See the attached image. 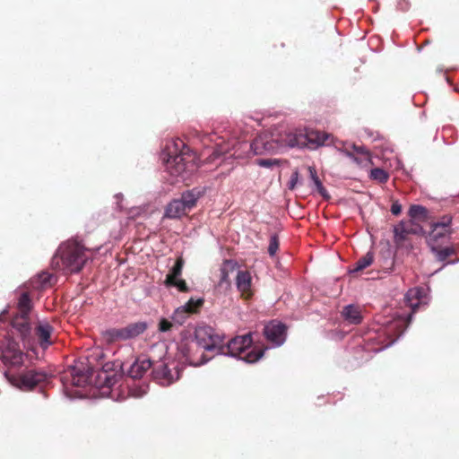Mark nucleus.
<instances>
[{
    "mask_svg": "<svg viewBox=\"0 0 459 459\" xmlns=\"http://www.w3.org/2000/svg\"><path fill=\"white\" fill-rule=\"evenodd\" d=\"M111 367L108 364H106L102 370L98 373L97 376V384L100 387H112L114 386L118 380L121 378V375L117 372L109 371Z\"/></svg>",
    "mask_w": 459,
    "mask_h": 459,
    "instance_id": "nucleus-17",
    "label": "nucleus"
},
{
    "mask_svg": "<svg viewBox=\"0 0 459 459\" xmlns=\"http://www.w3.org/2000/svg\"><path fill=\"white\" fill-rule=\"evenodd\" d=\"M409 2L407 0H400L398 2V6L401 10L405 11L409 8Z\"/></svg>",
    "mask_w": 459,
    "mask_h": 459,
    "instance_id": "nucleus-41",
    "label": "nucleus"
},
{
    "mask_svg": "<svg viewBox=\"0 0 459 459\" xmlns=\"http://www.w3.org/2000/svg\"><path fill=\"white\" fill-rule=\"evenodd\" d=\"M451 222L452 218L448 215L443 216L438 221L434 222L431 226V231L429 233L430 241H437L440 239V234L438 230H443V233H451Z\"/></svg>",
    "mask_w": 459,
    "mask_h": 459,
    "instance_id": "nucleus-19",
    "label": "nucleus"
},
{
    "mask_svg": "<svg viewBox=\"0 0 459 459\" xmlns=\"http://www.w3.org/2000/svg\"><path fill=\"white\" fill-rule=\"evenodd\" d=\"M252 342L251 333L236 336L227 344H223V342L221 343L219 355L236 358L247 363L256 362L264 356V350H250Z\"/></svg>",
    "mask_w": 459,
    "mask_h": 459,
    "instance_id": "nucleus-4",
    "label": "nucleus"
},
{
    "mask_svg": "<svg viewBox=\"0 0 459 459\" xmlns=\"http://www.w3.org/2000/svg\"><path fill=\"white\" fill-rule=\"evenodd\" d=\"M153 378L163 386H169L179 378V370L175 362H159L152 370Z\"/></svg>",
    "mask_w": 459,
    "mask_h": 459,
    "instance_id": "nucleus-11",
    "label": "nucleus"
},
{
    "mask_svg": "<svg viewBox=\"0 0 459 459\" xmlns=\"http://www.w3.org/2000/svg\"><path fill=\"white\" fill-rule=\"evenodd\" d=\"M147 329L145 322H135L122 328H109L102 332L104 340L108 342H117L134 339Z\"/></svg>",
    "mask_w": 459,
    "mask_h": 459,
    "instance_id": "nucleus-8",
    "label": "nucleus"
},
{
    "mask_svg": "<svg viewBox=\"0 0 459 459\" xmlns=\"http://www.w3.org/2000/svg\"><path fill=\"white\" fill-rule=\"evenodd\" d=\"M195 342L204 351L219 354L223 337L209 325H199L195 330Z\"/></svg>",
    "mask_w": 459,
    "mask_h": 459,
    "instance_id": "nucleus-9",
    "label": "nucleus"
},
{
    "mask_svg": "<svg viewBox=\"0 0 459 459\" xmlns=\"http://www.w3.org/2000/svg\"><path fill=\"white\" fill-rule=\"evenodd\" d=\"M148 385H141L131 389V394L134 397L140 398L147 393Z\"/></svg>",
    "mask_w": 459,
    "mask_h": 459,
    "instance_id": "nucleus-35",
    "label": "nucleus"
},
{
    "mask_svg": "<svg viewBox=\"0 0 459 459\" xmlns=\"http://www.w3.org/2000/svg\"><path fill=\"white\" fill-rule=\"evenodd\" d=\"M228 150H229V147H224L221 144L218 143L217 148L213 153L216 157H220L222 154L226 153L228 152Z\"/></svg>",
    "mask_w": 459,
    "mask_h": 459,
    "instance_id": "nucleus-39",
    "label": "nucleus"
},
{
    "mask_svg": "<svg viewBox=\"0 0 459 459\" xmlns=\"http://www.w3.org/2000/svg\"><path fill=\"white\" fill-rule=\"evenodd\" d=\"M308 171L311 179L310 186L312 190L316 191L323 198L328 199L330 195L319 179L316 169L313 167H309Z\"/></svg>",
    "mask_w": 459,
    "mask_h": 459,
    "instance_id": "nucleus-21",
    "label": "nucleus"
},
{
    "mask_svg": "<svg viewBox=\"0 0 459 459\" xmlns=\"http://www.w3.org/2000/svg\"><path fill=\"white\" fill-rule=\"evenodd\" d=\"M165 285L167 287H176L181 292H187L189 290L186 281L182 279L171 281L170 280H165Z\"/></svg>",
    "mask_w": 459,
    "mask_h": 459,
    "instance_id": "nucleus-31",
    "label": "nucleus"
},
{
    "mask_svg": "<svg viewBox=\"0 0 459 459\" xmlns=\"http://www.w3.org/2000/svg\"><path fill=\"white\" fill-rule=\"evenodd\" d=\"M166 169L173 176H183L187 169V161L184 154H171L169 152L166 160Z\"/></svg>",
    "mask_w": 459,
    "mask_h": 459,
    "instance_id": "nucleus-16",
    "label": "nucleus"
},
{
    "mask_svg": "<svg viewBox=\"0 0 459 459\" xmlns=\"http://www.w3.org/2000/svg\"><path fill=\"white\" fill-rule=\"evenodd\" d=\"M370 177L372 179L384 183L388 179V173L380 168H376L371 170Z\"/></svg>",
    "mask_w": 459,
    "mask_h": 459,
    "instance_id": "nucleus-30",
    "label": "nucleus"
},
{
    "mask_svg": "<svg viewBox=\"0 0 459 459\" xmlns=\"http://www.w3.org/2000/svg\"><path fill=\"white\" fill-rule=\"evenodd\" d=\"M90 252L76 241H67L59 247L52 264L60 270L78 273L90 259Z\"/></svg>",
    "mask_w": 459,
    "mask_h": 459,
    "instance_id": "nucleus-2",
    "label": "nucleus"
},
{
    "mask_svg": "<svg viewBox=\"0 0 459 459\" xmlns=\"http://www.w3.org/2000/svg\"><path fill=\"white\" fill-rule=\"evenodd\" d=\"M279 248V238L277 235H272L270 238L268 253L271 256H273Z\"/></svg>",
    "mask_w": 459,
    "mask_h": 459,
    "instance_id": "nucleus-32",
    "label": "nucleus"
},
{
    "mask_svg": "<svg viewBox=\"0 0 459 459\" xmlns=\"http://www.w3.org/2000/svg\"><path fill=\"white\" fill-rule=\"evenodd\" d=\"M264 334L272 348L281 346L287 337V327L284 324L273 320L264 327Z\"/></svg>",
    "mask_w": 459,
    "mask_h": 459,
    "instance_id": "nucleus-12",
    "label": "nucleus"
},
{
    "mask_svg": "<svg viewBox=\"0 0 459 459\" xmlns=\"http://www.w3.org/2000/svg\"><path fill=\"white\" fill-rule=\"evenodd\" d=\"M198 195L194 190L186 191L178 199L171 201L165 209L164 216L178 219L191 210L196 204Z\"/></svg>",
    "mask_w": 459,
    "mask_h": 459,
    "instance_id": "nucleus-10",
    "label": "nucleus"
},
{
    "mask_svg": "<svg viewBox=\"0 0 459 459\" xmlns=\"http://www.w3.org/2000/svg\"><path fill=\"white\" fill-rule=\"evenodd\" d=\"M115 198L117 200V208L121 210L123 207H122V205L119 204V201L123 198V195H122L121 194H117V195H115Z\"/></svg>",
    "mask_w": 459,
    "mask_h": 459,
    "instance_id": "nucleus-44",
    "label": "nucleus"
},
{
    "mask_svg": "<svg viewBox=\"0 0 459 459\" xmlns=\"http://www.w3.org/2000/svg\"><path fill=\"white\" fill-rule=\"evenodd\" d=\"M31 299L27 292L20 295L17 303L18 314L12 319V327L20 335L24 346L31 343V326L29 314L31 310Z\"/></svg>",
    "mask_w": 459,
    "mask_h": 459,
    "instance_id": "nucleus-6",
    "label": "nucleus"
},
{
    "mask_svg": "<svg viewBox=\"0 0 459 459\" xmlns=\"http://www.w3.org/2000/svg\"><path fill=\"white\" fill-rule=\"evenodd\" d=\"M236 284L240 291H247L251 286V276L247 271H238L236 278Z\"/></svg>",
    "mask_w": 459,
    "mask_h": 459,
    "instance_id": "nucleus-27",
    "label": "nucleus"
},
{
    "mask_svg": "<svg viewBox=\"0 0 459 459\" xmlns=\"http://www.w3.org/2000/svg\"><path fill=\"white\" fill-rule=\"evenodd\" d=\"M229 283V281H228V273L225 270H221V281H220V284H223V283Z\"/></svg>",
    "mask_w": 459,
    "mask_h": 459,
    "instance_id": "nucleus-42",
    "label": "nucleus"
},
{
    "mask_svg": "<svg viewBox=\"0 0 459 459\" xmlns=\"http://www.w3.org/2000/svg\"><path fill=\"white\" fill-rule=\"evenodd\" d=\"M65 393L66 397H68L69 399H74V398H76V397H82V395H81V394H71L69 393V391H68L67 387H65Z\"/></svg>",
    "mask_w": 459,
    "mask_h": 459,
    "instance_id": "nucleus-43",
    "label": "nucleus"
},
{
    "mask_svg": "<svg viewBox=\"0 0 459 459\" xmlns=\"http://www.w3.org/2000/svg\"><path fill=\"white\" fill-rule=\"evenodd\" d=\"M341 152L359 165H366L370 161L369 152L364 146L347 144Z\"/></svg>",
    "mask_w": 459,
    "mask_h": 459,
    "instance_id": "nucleus-15",
    "label": "nucleus"
},
{
    "mask_svg": "<svg viewBox=\"0 0 459 459\" xmlns=\"http://www.w3.org/2000/svg\"><path fill=\"white\" fill-rule=\"evenodd\" d=\"M9 383L22 391H31L42 383L48 382L52 374L42 368H27L18 373L5 371Z\"/></svg>",
    "mask_w": 459,
    "mask_h": 459,
    "instance_id": "nucleus-5",
    "label": "nucleus"
},
{
    "mask_svg": "<svg viewBox=\"0 0 459 459\" xmlns=\"http://www.w3.org/2000/svg\"><path fill=\"white\" fill-rule=\"evenodd\" d=\"M204 299L203 298H191L186 304L178 307L172 315V320L178 325H183L186 318L199 311L203 307Z\"/></svg>",
    "mask_w": 459,
    "mask_h": 459,
    "instance_id": "nucleus-13",
    "label": "nucleus"
},
{
    "mask_svg": "<svg viewBox=\"0 0 459 459\" xmlns=\"http://www.w3.org/2000/svg\"><path fill=\"white\" fill-rule=\"evenodd\" d=\"M402 212V205L401 204L398 202V201H395L393 203L392 206H391V212L394 214V215H399Z\"/></svg>",
    "mask_w": 459,
    "mask_h": 459,
    "instance_id": "nucleus-38",
    "label": "nucleus"
},
{
    "mask_svg": "<svg viewBox=\"0 0 459 459\" xmlns=\"http://www.w3.org/2000/svg\"><path fill=\"white\" fill-rule=\"evenodd\" d=\"M328 137L326 133L318 131L303 134L273 129L272 132L259 134L250 143V149L255 155L277 154L289 148H302L307 145V142L323 145Z\"/></svg>",
    "mask_w": 459,
    "mask_h": 459,
    "instance_id": "nucleus-1",
    "label": "nucleus"
},
{
    "mask_svg": "<svg viewBox=\"0 0 459 459\" xmlns=\"http://www.w3.org/2000/svg\"><path fill=\"white\" fill-rule=\"evenodd\" d=\"M431 252L438 262H445L446 259L455 254L454 247H440L432 245Z\"/></svg>",
    "mask_w": 459,
    "mask_h": 459,
    "instance_id": "nucleus-23",
    "label": "nucleus"
},
{
    "mask_svg": "<svg viewBox=\"0 0 459 459\" xmlns=\"http://www.w3.org/2000/svg\"><path fill=\"white\" fill-rule=\"evenodd\" d=\"M0 359L4 366L12 368L23 364L26 354L21 350L19 343L9 336L0 339Z\"/></svg>",
    "mask_w": 459,
    "mask_h": 459,
    "instance_id": "nucleus-7",
    "label": "nucleus"
},
{
    "mask_svg": "<svg viewBox=\"0 0 459 459\" xmlns=\"http://www.w3.org/2000/svg\"><path fill=\"white\" fill-rule=\"evenodd\" d=\"M172 326L173 324L165 318H162L159 323V330L162 333L170 331Z\"/></svg>",
    "mask_w": 459,
    "mask_h": 459,
    "instance_id": "nucleus-36",
    "label": "nucleus"
},
{
    "mask_svg": "<svg viewBox=\"0 0 459 459\" xmlns=\"http://www.w3.org/2000/svg\"><path fill=\"white\" fill-rule=\"evenodd\" d=\"M368 136L372 137L373 141H376L377 139V137H378V134L376 137H374L372 134H368Z\"/></svg>",
    "mask_w": 459,
    "mask_h": 459,
    "instance_id": "nucleus-47",
    "label": "nucleus"
},
{
    "mask_svg": "<svg viewBox=\"0 0 459 459\" xmlns=\"http://www.w3.org/2000/svg\"><path fill=\"white\" fill-rule=\"evenodd\" d=\"M2 316H3V315H0V320H2Z\"/></svg>",
    "mask_w": 459,
    "mask_h": 459,
    "instance_id": "nucleus-48",
    "label": "nucleus"
},
{
    "mask_svg": "<svg viewBox=\"0 0 459 459\" xmlns=\"http://www.w3.org/2000/svg\"><path fill=\"white\" fill-rule=\"evenodd\" d=\"M152 367L150 359H136L128 369V375L131 378H141L145 372Z\"/></svg>",
    "mask_w": 459,
    "mask_h": 459,
    "instance_id": "nucleus-20",
    "label": "nucleus"
},
{
    "mask_svg": "<svg viewBox=\"0 0 459 459\" xmlns=\"http://www.w3.org/2000/svg\"><path fill=\"white\" fill-rule=\"evenodd\" d=\"M93 368L82 362L73 367L71 371V385L77 387H83L91 382Z\"/></svg>",
    "mask_w": 459,
    "mask_h": 459,
    "instance_id": "nucleus-14",
    "label": "nucleus"
},
{
    "mask_svg": "<svg viewBox=\"0 0 459 459\" xmlns=\"http://www.w3.org/2000/svg\"><path fill=\"white\" fill-rule=\"evenodd\" d=\"M437 232L442 233V234H440V238H446L451 234V233H443V230H438Z\"/></svg>",
    "mask_w": 459,
    "mask_h": 459,
    "instance_id": "nucleus-45",
    "label": "nucleus"
},
{
    "mask_svg": "<svg viewBox=\"0 0 459 459\" xmlns=\"http://www.w3.org/2000/svg\"><path fill=\"white\" fill-rule=\"evenodd\" d=\"M53 331V326L47 321H39L38 325L35 327V333L42 349H47L52 344L50 336Z\"/></svg>",
    "mask_w": 459,
    "mask_h": 459,
    "instance_id": "nucleus-18",
    "label": "nucleus"
},
{
    "mask_svg": "<svg viewBox=\"0 0 459 459\" xmlns=\"http://www.w3.org/2000/svg\"><path fill=\"white\" fill-rule=\"evenodd\" d=\"M342 316L351 324L358 325L361 322L362 316L359 307L348 305L342 310Z\"/></svg>",
    "mask_w": 459,
    "mask_h": 459,
    "instance_id": "nucleus-22",
    "label": "nucleus"
},
{
    "mask_svg": "<svg viewBox=\"0 0 459 459\" xmlns=\"http://www.w3.org/2000/svg\"><path fill=\"white\" fill-rule=\"evenodd\" d=\"M299 175L297 170L291 174L289 184H288L289 189L293 190L295 188V186H297V184L299 182Z\"/></svg>",
    "mask_w": 459,
    "mask_h": 459,
    "instance_id": "nucleus-37",
    "label": "nucleus"
},
{
    "mask_svg": "<svg viewBox=\"0 0 459 459\" xmlns=\"http://www.w3.org/2000/svg\"><path fill=\"white\" fill-rule=\"evenodd\" d=\"M428 289L424 287H415L410 289L404 296V301L408 307L411 309V314L408 315L407 317L398 316L387 325L388 334L397 332L398 335L395 339L390 342L385 347L393 344L397 339H399L408 328L412 314L417 311L420 306H425L429 303Z\"/></svg>",
    "mask_w": 459,
    "mask_h": 459,
    "instance_id": "nucleus-3",
    "label": "nucleus"
},
{
    "mask_svg": "<svg viewBox=\"0 0 459 459\" xmlns=\"http://www.w3.org/2000/svg\"><path fill=\"white\" fill-rule=\"evenodd\" d=\"M50 275L47 273H43L39 275V281L41 286H44L49 282Z\"/></svg>",
    "mask_w": 459,
    "mask_h": 459,
    "instance_id": "nucleus-40",
    "label": "nucleus"
},
{
    "mask_svg": "<svg viewBox=\"0 0 459 459\" xmlns=\"http://www.w3.org/2000/svg\"><path fill=\"white\" fill-rule=\"evenodd\" d=\"M406 227L407 225L405 224V221H401L394 227V241L397 246L403 245L408 235H410Z\"/></svg>",
    "mask_w": 459,
    "mask_h": 459,
    "instance_id": "nucleus-24",
    "label": "nucleus"
},
{
    "mask_svg": "<svg viewBox=\"0 0 459 459\" xmlns=\"http://www.w3.org/2000/svg\"><path fill=\"white\" fill-rule=\"evenodd\" d=\"M457 262H458V260L449 261V262H447L446 264H455V263H457Z\"/></svg>",
    "mask_w": 459,
    "mask_h": 459,
    "instance_id": "nucleus-46",
    "label": "nucleus"
},
{
    "mask_svg": "<svg viewBox=\"0 0 459 459\" xmlns=\"http://www.w3.org/2000/svg\"><path fill=\"white\" fill-rule=\"evenodd\" d=\"M374 261V255L372 252H368L364 256L360 257L349 270L350 273H355L368 267Z\"/></svg>",
    "mask_w": 459,
    "mask_h": 459,
    "instance_id": "nucleus-25",
    "label": "nucleus"
},
{
    "mask_svg": "<svg viewBox=\"0 0 459 459\" xmlns=\"http://www.w3.org/2000/svg\"><path fill=\"white\" fill-rule=\"evenodd\" d=\"M186 358L190 365H193L195 367L204 365L211 359V357H207L205 354H202L200 359H195L194 358H192L191 356H189L187 354H186Z\"/></svg>",
    "mask_w": 459,
    "mask_h": 459,
    "instance_id": "nucleus-33",
    "label": "nucleus"
},
{
    "mask_svg": "<svg viewBox=\"0 0 459 459\" xmlns=\"http://www.w3.org/2000/svg\"><path fill=\"white\" fill-rule=\"evenodd\" d=\"M410 219L416 221H425L428 218V210L419 204H413L409 209Z\"/></svg>",
    "mask_w": 459,
    "mask_h": 459,
    "instance_id": "nucleus-26",
    "label": "nucleus"
},
{
    "mask_svg": "<svg viewBox=\"0 0 459 459\" xmlns=\"http://www.w3.org/2000/svg\"><path fill=\"white\" fill-rule=\"evenodd\" d=\"M257 164L264 168H272L279 164V160L276 159H260L257 160Z\"/></svg>",
    "mask_w": 459,
    "mask_h": 459,
    "instance_id": "nucleus-34",
    "label": "nucleus"
},
{
    "mask_svg": "<svg viewBox=\"0 0 459 459\" xmlns=\"http://www.w3.org/2000/svg\"><path fill=\"white\" fill-rule=\"evenodd\" d=\"M184 262L181 258H178L173 267L170 269L169 273L166 276V280H170L171 281H177L179 279L182 273Z\"/></svg>",
    "mask_w": 459,
    "mask_h": 459,
    "instance_id": "nucleus-28",
    "label": "nucleus"
},
{
    "mask_svg": "<svg viewBox=\"0 0 459 459\" xmlns=\"http://www.w3.org/2000/svg\"><path fill=\"white\" fill-rule=\"evenodd\" d=\"M405 224L407 225L406 228L409 234L421 235L424 233L423 228L420 225L419 221L410 219L405 221Z\"/></svg>",
    "mask_w": 459,
    "mask_h": 459,
    "instance_id": "nucleus-29",
    "label": "nucleus"
}]
</instances>
